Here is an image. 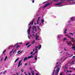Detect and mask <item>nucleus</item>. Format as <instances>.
<instances>
[{
    "label": "nucleus",
    "mask_w": 75,
    "mask_h": 75,
    "mask_svg": "<svg viewBox=\"0 0 75 75\" xmlns=\"http://www.w3.org/2000/svg\"><path fill=\"white\" fill-rule=\"evenodd\" d=\"M53 1H55V2H58L59 1H58V0H54Z\"/></svg>",
    "instance_id": "obj_30"
},
{
    "label": "nucleus",
    "mask_w": 75,
    "mask_h": 75,
    "mask_svg": "<svg viewBox=\"0 0 75 75\" xmlns=\"http://www.w3.org/2000/svg\"><path fill=\"white\" fill-rule=\"evenodd\" d=\"M59 69H60V68L58 67L56 70V71H57V72H56V73L55 74L56 75H58V73H59Z\"/></svg>",
    "instance_id": "obj_4"
},
{
    "label": "nucleus",
    "mask_w": 75,
    "mask_h": 75,
    "mask_svg": "<svg viewBox=\"0 0 75 75\" xmlns=\"http://www.w3.org/2000/svg\"><path fill=\"white\" fill-rule=\"evenodd\" d=\"M34 20H35V18H34L33 19V20L32 21L31 25H33V23H34Z\"/></svg>",
    "instance_id": "obj_12"
},
{
    "label": "nucleus",
    "mask_w": 75,
    "mask_h": 75,
    "mask_svg": "<svg viewBox=\"0 0 75 75\" xmlns=\"http://www.w3.org/2000/svg\"><path fill=\"white\" fill-rule=\"evenodd\" d=\"M38 28V30H41L40 28V26H37Z\"/></svg>",
    "instance_id": "obj_26"
},
{
    "label": "nucleus",
    "mask_w": 75,
    "mask_h": 75,
    "mask_svg": "<svg viewBox=\"0 0 75 75\" xmlns=\"http://www.w3.org/2000/svg\"><path fill=\"white\" fill-rule=\"evenodd\" d=\"M30 44V42H29L28 43H26V45L27 46V45H28V44Z\"/></svg>",
    "instance_id": "obj_29"
},
{
    "label": "nucleus",
    "mask_w": 75,
    "mask_h": 75,
    "mask_svg": "<svg viewBox=\"0 0 75 75\" xmlns=\"http://www.w3.org/2000/svg\"><path fill=\"white\" fill-rule=\"evenodd\" d=\"M71 21H73L74 20V17H72V18H71Z\"/></svg>",
    "instance_id": "obj_11"
},
{
    "label": "nucleus",
    "mask_w": 75,
    "mask_h": 75,
    "mask_svg": "<svg viewBox=\"0 0 75 75\" xmlns=\"http://www.w3.org/2000/svg\"><path fill=\"white\" fill-rule=\"evenodd\" d=\"M19 44H22V43L21 42V43H19Z\"/></svg>",
    "instance_id": "obj_63"
},
{
    "label": "nucleus",
    "mask_w": 75,
    "mask_h": 75,
    "mask_svg": "<svg viewBox=\"0 0 75 75\" xmlns=\"http://www.w3.org/2000/svg\"><path fill=\"white\" fill-rule=\"evenodd\" d=\"M33 57L34 56H30L28 57V59H29V58H33Z\"/></svg>",
    "instance_id": "obj_13"
},
{
    "label": "nucleus",
    "mask_w": 75,
    "mask_h": 75,
    "mask_svg": "<svg viewBox=\"0 0 75 75\" xmlns=\"http://www.w3.org/2000/svg\"><path fill=\"white\" fill-rule=\"evenodd\" d=\"M31 25H29V28L28 30V34H30V30H31Z\"/></svg>",
    "instance_id": "obj_2"
},
{
    "label": "nucleus",
    "mask_w": 75,
    "mask_h": 75,
    "mask_svg": "<svg viewBox=\"0 0 75 75\" xmlns=\"http://www.w3.org/2000/svg\"><path fill=\"white\" fill-rule=\"evenodd\" d=\"M67 72H72V71H68V70H67Z\"/></svg>",
    "instance_id": "obj_23"
},
{
    "label": "nucleus",
    "mask_w": 75,
    "mask_h": 75,
    "mask_svg": "<svg viewBox=\"0 0 75 75\" xmlns=\"http://www.w3.org/2000/svg\"><path fill=\"white\" fill-rule=\"evenodd\" d=\"M27 59H28V57H25V58L23 59L24 61H25V60H27Z\"/></svg>",
    "instance_id": "obj_10"
},
{
    "label": "nucleus",
    "mask_w": 75,
    "mask_h": 75,
    "mask_svg": "<svg viewBox=\"0 0 75 75\" xmlns=\"http://www.w3.org/2000/svg\"><path fill=\"white\" fill-rule=\"evenodd\" d=\"M20 46H19V45H17V46H16V48H19V47H20Z\"/></svg>",
    "instance_id": "obj_31"
},
{
    "label": "nucleus",
    "mask_w": 75,
    "mask_h": 75,
    "mask_svg": "<svg viewBox=\"0 0 75 75\" xmlns=\"http://www.w3.org/2000/svg\"><path fill=\"white\" fill-rule=\"evenodd\" d=\"M67 40V38H64V40Z\"/></svg>",
    "instance_id": "obj_48"
},
{
    "label": "nucleus",
    "mask_w": 75,
    "mask_h": 75,
    "mask_svg": "<svg viewBox=\"0 0 75 75\" xmlns=\"http://www.w3.org/2000/svg\"><path fill=\"white\" fill-rule=\"evenodd\" d=\"M30 70H31V71H32V68L31 67H30Z\"/></svg>",
    "instance_id": "obj_53"
},
{
    "label": "nucleus",
    "mask_w": 75,
    "mask_h": 75,
    "mask_svg": "<svg viewBox=\"0 0 75 75\" xmlns=\"http://www.w3.org/2000/svg\"><path fill=\"white\" fill-rule=\"evenodd\" d=\"M3 57H2L1 59V62L2 61V60H3Z\"/></svg>",
    "instance_id": "obj_46"
},
{
    "label": "nucleus",
    "mask_w": 75,
    "mask_h": 75,
    "mask_svg": "<svg viewBox=\"0 0 75 75\" xmlns=\"http://www.w3.org/2000/svg\"><path fill=\"white\" fill-rule=\"evenodd\" d=\"M41 45H40L39 46V47L38 48V50H40V49H41Z\"/></svg>",
    "instance_id": "obj_21"
},
{
    "label": "nucleus",
    "mask_w": 75,
    "mask_h": 75,
    "mask_svg": "<svg viewBox=\"0 0 75 75\" xmlns=\"http://www.w3.org/2000/svg\"><path fill=\"white\" fill-rule=\"evenodd\" d=\"M38 21H39L37 20V24H39V22H38Z\"/></svg>",
    "instance_id": "obj_40"
},
{
    "label": "nucleus",
    "mask_w": 75,
    "mask_h": 75,
    "mask_svg": "<svg viewBox=\"0 0 75 75\" xmlns=\"http://www.w3.org/2000/svg\"><path fill=\"white\" fill-rule=\"evenodd\" d=\"M35 48H38V46H35Z\"/></svg>",
    "instance_id": "obj_47"
},
{
    "label": "nucleus",
    "mask_w": 75,
    "mask_h": 75,
    "mask_svg": "<svg viewBox=\"0 0 75 75\" xmlns=\"http://www.w3.org/2000/svg\"><path fill=\"white\" fill-rule=\"evenodd\" d=\"M16 51H17V49H15L14 51H13V54H14V52H16Z\"/></svg>",
    "instance_id": "obj_24"
},
{
    "label": "nucleus",
    "mask_w": 75,
    "mask_h": 75,
    "mask_svg": "<svg viewBox=\"0 0 75 75\" xmlns=\"http://www.w3.org/2000/svg\"><path fill=\"white\" fill-rule=\"evenodd\" d=\"M75 0H70L69 1H74Z\"/></svg>",
    "instance_id": "obj_61"
},
{
    "label": "nucleus",
    "mask_w": 75,
    "mask_h": 75,
    "mask_svg": "<svg viewBox=\"0 0 75 75\" xmlns=\"http://www.w3.org/2000/svg\"><path fill=\"white\" fill-rule=\"evenodd\" d=\"M67 29H66L64 31V33L65 34H66L67 33Z\"/></svg>",
    "instance_id": "obj_22"
},
{
    "label": "nucleus",
    "mask_w": 75,
    "mask_h": 75,
    "mask_svg": "<svg viewBox=\"0 0 75 75\" xmlns=\"http://www.w3.org/2000/svg\"><path fill=\"white\" fill-rule=\"evenodd\" d=\"M28 74L29 75H31V74H30V73L29 72V73H28Z\"/></svg>",
    "instance_id": "obj_56"
},
{
    "label": "nucleus",
    "mask_w": 75,
    "mask_h": 75,
    "mask_svg": "<svg viewBox=\"0 0 75 75\" xmlns=\"http://www.w3.org/2000/svg\"><path fill=\"white\" fill-rule=\"evenodd\" d=\"M74 58H75V56H73L72 58H73V59H74Z\"/></svg>",
    "instance_id": "obj_49"
},
{
    "label": "nucleus",
    "mask_w": 75,
    "mask_h": 75,
    "mask_svg": "<svg viewBox=\"0 0 75 75\" xmlns=\"http://www.w3.org/2000/svg\"><path fill=\"white\" fill-rule=\"evenodd\" d=\"M6 50H4L3 52V54H4V53H5V52H6Z\"/></svg>",
    "instance_id": "obj_32"
},
{
    "label": "nucleus",
    "mask_w": 75,
    "mask_h": 75,
    "mask_svg": "<svg viewBox=\"0 0 75 75\" xmlns=\"http://www.w3.org/2000/svg\"><path fill=\"white\" fill-rule=\"evenodd\" d=\"M14 50H12V51L10 52V54H11V52H13V51Z\"/></svg>",
    "instance_id": "obj_35"
},
{
    "label": "nucleus",
    "mask_w": 75,
    "mask_h": 75,
    "mask_svg": "<svg viewBox=\"0 0 75 75\" xmlns=\"http://www.w3.org/2000/svg\"><path fill=\"white\" fill-rule=\"evenodd\" d=\"M31 22H30V23L28 24L29 25H31Z\"/></svg>",
    "instance_id": "obj_44"
},
{
    "label": "nucleus",
    "mask_w": 75,
    "mask_h": 75,
    "mask_svg": "<svg viewBox=\"0 0 75 75\" xmlns=\"http://www.w3.org/2000/svg\"><path fill=\"white\" fill-rule=\"evenodd\" d=\"M20 51H21V50L18 51V54H21V52H20ZM19 52H20V53H19Z\"/></svg>",
    "instance_id": "obj_20"
},
{
    "label": "nucleus",
    "mask_w": 75,
    "mask_h": 75,
    "mask_svg": "<svg viewBox=\"0 0 75 75\" xmlns=\"http://www.w3.org/2000/svg\"><path fill=\"white\" fill-rule=\"evenodd\" d=\"M56 71V70H55V69H54L53 71V74H54V72H55Z\"/></svg>",
    "instance_id": "obj_34"
},
{
    "label": "nucleus",
    "mask_w": 75,
    "mask_h": 75,
    "mask_svg": "<svg viewBox=\"0 0 75 75\" xmlns=\"http://www.w3.org/2000/svg\"><path fill=\"white\" fill-rule=\"evenodd\" d=\"M14 50H12V51L10 52V54H11V52H13V51Z\"/></svg>",
    "instance_id": "obj_36"
},
{
    "label": "nucleus",
    "mask_w": 75,
    "mask_h": 75,
    "mask_svg": "<svg viewBox=\"0 0 75 75\" xmlns=\"http://www.w3.org/2000/svg\"><path fill=\"white\" fill-rule=\"evenodd\" d=\"M40 36H37L35 38V40H40V39H38V37H39Z\"/></svg>",
    "instance_id": "obj_6"
},
{
    "label": "nucleus",
    "mask_w": 75,
    "mask_h": 75,
    "mask_svg": "<svg viewBox=\"0 0 75 75\" xmlns=\"http://www.w3.org/2000/svg\"><path fill=\"white\" fill-rule=\"evenodd\" d=\"M37 51H36V52L33 54V55H34V54H37Z\"/></svg>",
    "instance_id": "obj_25"
},
{
    "label": "nucleus",
    "mask_w": 75,
    "mask_h": 75,
    "mask_svg": "<svg viewBox=\"0 0 75 75\" xmlns=\"http://www.w3.org/2000/svg\"><path fill=\"white\" fill-rule=\"evenodd\" d=\"M72 40H74V39L73 38H72Z\"/></svg>",
    "instance_id": "obj_62"
},
{
    "label": "nucleus",
    "mask_w": 75,
    "mask_h": 75,
    "mask_svg": "<svg viewBox=\"0 0 75 75\" xmlns=\"http://www.w3.org/2000/svg\"><path fill=\"white\" fill-rule=\"evenodd\" d=\"M16 45H18V43H17V44L16 45H14V46H11L9 47V49H10V48H13V47H16Z\"/></svg>",
    "instance_id": "obj_5"
},
{
    "label": "nucleus",
    "mask_w": 75,
    "mask_h": 75,
    "mask_svg": "<svg viewBox=\"0 0 75 75\" xmlns=\"http://www.w3.org/2000/svg\"><path fill=\"white\" fill-rule=\"evenodd\" d=\"M30 46H31V45H28L27 47V48H29V47H30Z\"/></svg>",
    "instance_id": "obj_37"
},
{
    "label": "nucleus",
    "mask_w": 75,
    "mask_h": 75,
    "mask_svg": "<svg viewBox=\"0 0 75 75\" xmlns=\"http://www.w3.org/2000/svg\"><path fill=\"white\" fill-rule=\"evenodd\" d=\"M7 59V56H6L5 57V59H4V61H6V59Z\"/></svg>",
    "instance_id": "obj_17"
},
{
    "label": "nucleus",
    "mask_w": 75,
    "mask_h": 75,
    "mask_svg": "<svg viewBox=\"0 0 75 75\" xmlns=\"http://www.w3.org/2000/svg\"><path fill=\"white\" fill-rule=\"evenodd\" d=\"M67 44H68V45H71L72 44V43H71V42H69V43L68 41H67Z\"/></svg>",
    "instance_id": "obj_7"
},
{
    "label": "nucleus",
    "mask_w": 75,
    "mask_h": 75,
    "mask_svg": "<svg viewBox=\"0 0 75 75\" xmlns=\"http://www.w3.org/2000/svg\"><path fill=\"white\" fill-rule=\"evenodd\" d=\"M61 1H62L61 2V3H64V1H65V0H61Z\"/></svg>",
    "instance_id": "obj_33"
},
{
    "label": "nucleus",
    "mask_w": 75,
    "mask_h": 75,
    "mask_svg": "<svg viewBox=\"0 0 75 75\" xmlns=\"http://www.w3.org/2000/svg\"><path fill=\"white\" fill-rule=\"evenodd\" d=\"M73 54H72V55L70 57H72L73 56Z\"/></svg>",
    "instance_id": "obj_60"
},
{
    "label": "nucleus",
    "mask_w": 75,
    "mask_h": 75,
    "mask_svg": "<svg viewBox=\"0 0 75 75\" xmlns=\"http://www.w3.org/2000/svg\"><path fill=\"white\" fill-rule=\"evenodd\" d=\"M58 65L56 66H55V68H57V67H58Z\"/></svg>",
    "instance_id": "obj_42"
},
{
    "label": "nucleus",
    "mask_w": 75,
    "mask_h": 75,
    "mask_svg": "<svg viewBox=\"0 0 75 75\" xmlns=\"http://www.w3.org/2000/svg\"><path fill=\"white\" fill-rule=\"evenodd\" d=\"M34 43H35V40H34L31 43L32 45L34 44Z\"/></svg>",
    "instance_id": "obj_16"
},
{
    "label": "nucleus",
    "mask_w": 75,
    "mask_h": 75,
    "mask_svg": "<svg viewBox=\"0 0 75 75\" xmlns=\"http://www.w3.org/2000/svg\"><path fill=\"white\" fill-rule=\"evenodd\" d=\"M40 17H39L38 18V19L37 20H38V21H40Z\"/></svg>",
    "instance_id": "obj_41"
},
{
    "label": "nucleus",
    "mask_w": 75,
    "mask_h": 75,
    "mask_svg": "<svg viewBox=\"0 0 75 75\" xmlns=\"http://www.w3.org/2000/svg\"><path fill=\"white\" fill-rule=\"evenodd\" d=\"M35 29V32H37V28Z\"/></svg>",
    "instance_id": "obj_52"
},
{
    "label": "nucleus",
    "mask_w": 75,
    "mask_h": 75,
    "mask_svg": "<svg viewBox=\"0 0 75 75\" xmlns=\"http://www.w3.org/2000/svg\"><path fill=\"white\" fill-rule=\"evenodd\" d=\"M36 75H39V74H38L37 73L36 74Z\"/></svg>",
    "instance_id": "obj_58"
},
{
    "label": "nucleus",
    "mask_w": 75,
    "mask_h": 75,
    "mask_svg": "<svg viewBox=\"0 0 75 75\" xmlns=\"http://www.w3.org/2000/svg\"><path fill=\"white\" fill-rule=\"evenodd\" d=\"M21 71L22 72H23V71H24V70H23V69H22L21 70Z\"/></svg>",
    "instance_id": "obj_43"
},
{
    "label": "nucleus",
    "mask_w": 75,
    "mask_h": 75,
    "mask_svg": "<svg viewBox=\"0 0 75 75\" xmlns=\"http://www.w3.org/2000/svg\"><path fill=\"white\" fill-rule=\"evenodd\" d=\"M69 34H70V35H72L73 36V35H74L72 33H69Z\"/></svg>",
    "instance_id": "obj_27"
},
{
    "label": "nucleus",
    "mask_w": 75,
    "mask_h": 75,
    "mask_svg": "<svg viewBox=\"0 0 75 75\" xmlns=\"http://www.w3.org/2000/svg\"><path fill=\"white\" fill-rule=\"evenodd\" d=\"M62 35H58V38H60V37H62Z\"/></svg>",
    "instance_id": "obj_15"
},
{
    "label": "nucleus",
    "mask_w": 75,
    "mask_h": 75,
    "mask_svg": "<svg viewBox=\"0 0 75 75\" xmlns=\"http://www.w3.org/2000/svg\"><path fill=\"white\" fill-rule=\"evenodd\" d=\"M28 38L29 39H30V36H28Z\"/></svg>",
    "instance_id": "obj_55"
},
{
    "label": "nucleus",
    "mask_w": 75,
    "mask_h": 75,
    "mask_svg": "<svg viewBox=\"0 0 75 75\" xmlns=\"http://www.w3.org/2000/svg\"><path fill=\"white\" fill-rule=\"evenodd\" d=\"M33 52H32L30 54H33Z\"/></svg>",
    "instance_id": "obj_45"
},
{
    "label": "nucleus",
    "mask_w": 75,
    "mask_h": 75,
    "mask_svg": "<svg viewBox=\"0 0 75 75\" xmlns=\"http://www.w3.org/2000/svg\"><path fill=\"white\" fill-rule=\"evenodd\" d=\"M6 72H7L6 71H4V72L3 73V74H5V73H6Z\"/></svg>",
    "instance_id": "obj_38"
},
{
    "label": "nucleus",
    "mask_w": 75,
    "mask_h": 75,
    "mask_svg": "<svg viewBox=\"0 0 75 75\" xmlns=\"http://www.w3.org/2000/svg\"><path fill=\"white\" fill-rule=\"evenodd\" d=\"M27 65V63H26L24 64L25 66V65Z\"/></svg>",
    "instance_id": "obj_51"
},
{
    "label": "nucleus",
    "mask_w": 75,
    "mask_h": 75,
    "mask_svg": "<svg viewBox=\"0 0 75 75\" xmlns=\"http://www.w3.org/2000/svg\"><path fill=\"white\" fill-rule=\"evenodd\" d=\"M35 50H36V51H37V49L36 48H35Z\"/></svg>",
    "instance_id": "obj_50"
},
{
    "label": "nucleus",
    "mask_w": 75,
    "mask_h": 75,
    "mask_svg": "<svg viewBox=\"0 0 75 75\" xmlns=\"http://www.w3.org/2000/svg\"><path fill=\"white\" fill-rule=\"evenodd\" d=\"M60 75H63V73H61V74H60Z\"/></svg>",
    "instance_id": "obj_54"
},
{
    "label": "nucleus",
    "mask_w": 75,
    "mask_h": 75,
    "mask_svg": "<svg viewBox=\"0 0 75 75\" xmlns=\"http://www.w3.org/2000/svg\"><path fill=\"white\" fill-rule=\"evenodd\" d=\"M35 57V60H37V55H35L34 56Z\"/></svg>",
    "instance_id": "obj_8"
},
{
    "label": "nucleus",
    "mask_w": 75,
    "mask_h": 75,
    "mask_svg": "<svg viewBox=\"0 0 75 75\" xmlns=\"http://www.w3.org/2000/svg\"><path fill=\"white\" fill-rule=\"evenodd\" d=\"M61 6H58V7H61Z\"/></svg>",
    "instance_id": "obj_64"
},
{
    "label": "nucleus",
    "mask_w": 75,
    "mask_h": 75,
    "mask_svg": "<svg viewBox=\"0 0 75 75\" xmlns=\"http://www.w3.org/2000/svg\"><path fill=\"white\" fill-rule=\"evenodd\" d=\"M31 74H32V75H34V71H32Z\"/></svg>",
    "instance_id": "obj_14"
},
{
    "label": "nucleus",
    "mask_w": 75,
    "mask_h": 75,
    "mask_svg": "<svg viewBox=\"0 0 75 75\" xmlns=\"http://www.w3.org/2000/svg\"><path fill=\"white\" fill-rule=\"evenodd\" d=\"M64 50H65L66 51H67V49H66L64 48Z\"/></svg>",
    "instance_id": "obj_57"
},
{
    "label": "nucleus",
    "mask_w": 75,
    "mask_h": 75,
    "mask_svg": "<svg viewBox=\"0 0 75 75\" xmlns=\"http://www.w3.org/2000/svg\"><path fill=\"white\" fill-rule=\"evenodd\" d=\"M21 61H22V59L18 63V68H19V67H20V65L21 66L22 65V63H21Z\"/></svg>",
    "instance_id": "obj_1"
},
{
    "label": "nucleus",
    "mask_w": 75,
    "mask_h": 75,
    "mask_svg": "<svg viewBox=\"0 0 75 75\" xmlns=\"http://www.w3.org/2000/svg\"><path fill=\"white\" fill-rule=\"evenodd\" d=\"M62 4V3H59L56 4V5H60V4Z\"/></svg>",
    "instance_id": "obj_19"
},
{
    "label": "nucleus",
    "mask_w": 75,
    "mask_h": 75,
    "mask_svg": "<svg viewBox=\"0 0 75 75\" xmlns=\"http://www.w3.org/2000/svg\"><path fill=\"white\" fill-rule=\"evenodd\" d=\"M19 59V58H18V59H16V60L14 62H17L18 60Z\"/></svg>",
    "instance_id": "obj_18"
},
{
    "label": "nucleus",
    "mask_w": 75,
    "mask_h": 75,
    "mask_svg": "<svg viewBox=\"0 0 75 75\" xmlns=\"http://www.w3.org/2000/svg\"><path fill=\"white\" fill-rule=\"evenodd\" d=\"M71 49H74V50L75 51V45L73 46L72 47H71Z\"/></svg>",
    "instance_id": "obj_9"
},
{
    "label": "nucleus",
    "mask_w": 75,
    "mask_h": 75,
    "mask_svg": "<svg viewBox=\"0 0 75 75\" xmlns=\"http://www.w3.org/2000/svg\"><path fill=\"white\" fill-rule=\"evenodd\" d=\"M33 28L35 29L37 28H36V26L35 25H33Z\"/></svg>",
    "instance_id": "obj_28"
},
{
    "label": "nucleus",
    "mask_w": 75,
    "mask_h": 75,
    "mask_svg": "<svg viewBox=\"0 0 75 75\" xmlns=\"http://www.w3.org/2000/svg\"><path fill=\"white\" fill-rule=\"evenodd\" d=\"M68 38H70L71 37H70V36H68Z\"/></svg>",
    "instance_id": "obj_59"
},
{
    "label": "nucleus",
    "mask_w": 75,
    "mask_h": 75,
    "mask_svg": "<svg viewBox=\"0 0 75 75\" xmlns=\"http://www.w3.org/2000/svg\"><path fill=\"white\" fill-rule=\"evenodd\" d=\"M41 22H44V21L43 19H42Z\"/></svg>",
    "instance_id": "obj_39"
},
{
    "label": "nucleus",
    "mask_w": 75,
    "mask_h": 75,
    "mask_svg": "<svg viewBox=\"0 0 75 75\" xmlns=\"http://www.w3.org/2000/svg\"><path fill=\"white\" fill-rule=\"evenodd\" d=\"M50 4H51V3H48L43 6V7L44 8H45V7H47L48 6H49V5H50Z\"/></svg>",
    "instance_id": "obj_3"
}]
</instances>
